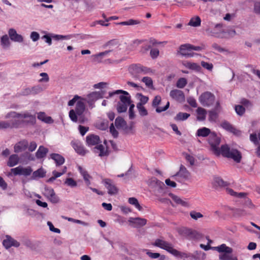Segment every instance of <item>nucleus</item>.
Segmentation results:
<instances>
[{
    "label": "nucleus",
    "instance_id": "4468645a",
    "mask_svg": "<svg viewBox=\"0 0 260 260\" xmlns=\"http://www.w3.org/2000/svg\"><path fill=\"white\" fill-rule=\"evenodd\" d=\"M169 196L177 205H179L184 207H189V204L187 201V199H185L183 200L179 197L172 193L169 194Z\"/></svg>",
    "mask_w": 260,
    "mask_h": 260
},
{
    "label": "nucleus",
    "instance_id": "e433bc0d",
    "mask_svg": "<svg viewBox=\"0 0 260 260\" xmlns=\"http://www.w3.org/2000/svg\"><path fill=\"white\" fill-rule=\"evenodd\" d=\"M190 116V114L187 113H178L174 117L176 121H183L187 119Z\"/></svg>",
    "mask_w": 260,
    "mask_h": 260
},
{
    "label": "nucleus",
    "instance_id": "1a4fd4ad",
    "mask_svg": "<svg viewBox=\"0 0 260 260\" xmlns=\"http://www.w3.org/2000/svg\"><path fill=\"white\" fill-rule=\"evenodd\" d=\"M180 54L185 57H192L193 54L187 52V51L193 50L196 51H200L202 49V48L200 46H194L189 44H185L181 45L180 46Z\"/></svg>",
    "mask_w": 260,
    "mask_h": 260
},
{
    "label": "nucleus",
    "instance_id": "f257e3e1",
    "mask_svg": "<svg viewBox=\"0 0 260 260\" xmlns=\"http://www.w3.org/2000/svg\"><path fill=\"white\" fill-rule=\"evenodd\" d=\"M220 138L215 133H211L209 137L208 142L211 146V150L217 156L221 155L224 157L233 159L235 162L239 163L241 161L242 155L237 149H230L227 145H222L219 147L220 143Z\"/></svg>",
    "mask_w": 260,
    "mask_h": 260
},
{
    "label": "nucleus",
    "instance_id": "a878e982",
    "mask_svg": "<svg viewBox=\"0 0 260 260\" xmlns=\"http://www.w3.org/2000/svg\"><path fill=\"white\" fill-rule=\"evenodd\" d=\"M222 25L221 24H217L215 26V29L214 30L207 29L206 31H208L211 35L213 36L216 37H219V34L222 32Z\"/></svg>",
    "mask_w": 260,
    "mask_h": 260
},
{
    "label": "nucleus",
    "instance_id": "f3484780",
    "mask_svg": "<svg viewBox=\"0 0 260 260\" xmlns=\"http://www.w3.org/2000/svg\"><path fill=\"white\" fill-rule=\"evenodd\" d=\"M94 152L98 153L99 155L101 157L106 156L109 155V151L107 148L105 147L102 144L98 145L94 148Z\"/></svg>",
    "mask_w": 260,
    "mask_h": 260
},
{
    "label": "nucleus",
    "instance_id": "c85d7f7f",
    "mask_svg": "<svg viewBox=\"0 0 260 260\" xmlns=\"http://www.w3.org/2000/svg\"><path fill=\"white\" fill-rule=\"evenodd\" d=\"M85 104L83 101H79L77 102L75 108L77 114L78 115H82L85 110Z\"/></svg>",
    "mask_w": 260,
    "mask_h": 260
},
{
    "label": "nucleus",
    "instance_id": "5fc2aeb1",
    "mask_svg": "<svg viewBox=\"0 0 260 260\" xmlns=\"http://www.w3.org/2000/svg\"><path fill=\"white\" fill-rule=\"evenodd\" d=\"M201 64V66L204 68H205L209 71H212V70L213 68V66L212 63L207 62L204 61H202Z\"/></svg>",
    "mask_w": 260,
    "mask_h": 260
},
{
    "label": "nucleus",
    "instance_id": "473e14b6",
    "mask_svg": "<svg viewBox=\"0 0 260 260\" xmlns=\"http://www.w3.org/2000/svg\"><path fill=\"white\" fill-rule=\"evenodd\" d=\"M211 133L210 129L209 128L204 127L201 128H199L197 131V135L199 137L201 136L205 137L210 135Z\"/></svg>",
    "mask_w": 260,
    "mask_h": 260
},
{
    "label": "nucleus",
    "instance_id": "2eb2a0df",
    "mask_svg": "<svg viewBox=\"0 0 260 260\" xmlns=\"http://www.w3.org/2000/svg\"><path fill=\"white\" fill-rule=\"evenodd\" d=\"M170 95L172 98L177 101H183L185 99L183 92L178 89H174L171 91Z\"/></svg>",
    "mask_w": 260,
    "mask_h": 260
},
{
    "label": "nucleus",
    "instance_id": "6e6d98bb",
    "mask_svg": "<svg viewBox=\"0 0 260 260\" xmlns=\"http://www.w3.org/2000/svg\"><path fill=\"white\" fill-rule=\"evenodd\" d=\"M218 117L217 113L214 111H211L209 114V119L210 121H215Z\"/></svg>",
    "mask_w": 260,
    "mask_h": 260
},
{
    "label": "nucleus",
    "instance_id": "58836bf2",
    "mask_svg": "<svg viewBox=\"0 0 260 260\" xmlns=\"http://www.w3.org/2000/svg\"><path fill=\"white\" fill-rule=\"evenodd\" d=\"M115 124L116 127L119 129L123 127L125 125H126V123L123 118L121 117H118L115 119Z\"/></svg>",
    "mask_w": 260,
    "mask_h": 260
},
{
    "label": "nucleus",
    "instance_id": "bf43d9fd",
    "mask_svg": "<svg viewBox=\"0 0 260 260\" xmlns=\"http://www.w3.org/2000/svg\"><path fill=\"white\" fill-rule=\"evenodd\" d=\"M110 132L114 138H117L118 135V133L115 129L113 123H112L110 126Z\"/></svg>",
    "mask_w": 260,
    "mask_h": 260
},
{
    "label": "nucleus",
    "instance_id": "09e8293b",
    "mask_svg": "<svg viewBox=\"0 0 260 260\" xmlns=\"http://www.w3.org/2000/svg\"><path fill=\"white\" fill-rule=\"evenodd\" d=\"M232 253L223 252L219 255V258L221 260H231L232 258Z\"/></svg>",
    "mask_w": 260,
    "mask_h": 260
},
{
    "label": "nucleus",
    "instance_id": "37998d69",
    "mask_svg": "<svg viewBox=\"0 0 260 260\" xmlns=\"http://www.w3.org/2000/svg\"><path fill=\"white\" fill-rule=\"evenodd\" d=\"M137 107L141 116H146L148 112L144 106L141 104H137Z\"/></svg>",
    "mask_w": 260,
    "mask_h": 260
},
{
    "label": "nucleus",
    "instance_id": "4d7b16f0",
    "mask_svg": "<svg viewBox=\"0 0 260 260\" xmlns=\"http://www.w3.org/2000/svg\"><path fill=\"white\" fill-rule=\"evenodd\" d=\"M161 97L159 95L156 96L152 102V106L154 108L158 107V105L160 103Z\"/></svg>",
    "mask_w": 260,
    "mask_h": 260
},
{
    "label": "nucleus",
    "instance_id": "774afa93",
    "mask_svg": "<svg viewBox=\"0 0 260 260\" xmlns=\"http://www.w3.org/2000/svg\"><path fill=\"white\" fill-rule=\"evenodd\" d=\"M187 102L192 107L196 108L198 106L197 102L196 100L193 98H190L188 99Z\"/></svg>",
    "mask_w": 260,
    "mask_h": 260
},
{
    "label": "nucleus",
    "instance_id": "f03ea898",
    "mask_svg": "<svg viewBox=\"0 0 260 260\" xmlns=\"http://www.w3.org/2000/svg\"><path fill=\"white\" fill-rule=\"evenodd\" d=\"M5 117L6 118H17L20 119H14L10 121H0V130L20 127L24 123L34 124L36 120V116L28 112L20 114L16 112H10L6 115Z\"/></svg>",
    "mask_w": 260,
    "mask_h": 260
},
{
    "label": "nucleus",
    "instance_id": "864d4df0",
    "mask_svg": "<svg viewBox=\"0 0 260 260\" xmlns=\"http://www.w3.org/2000/svg\"><path fill=\"white\" fill-rule=\"evenodd\" d=\"M159 51L157 48L151 49L150 52V55L152 58H156L159 55Z\"/></svg>",
    "mask_w": 260,
    "mask_h": 260
},
{
    "label": "nucleus",
    "instance_id": "7ed1b4c3",
    "mask_svg": "<svg viewBox=\"0 0 260 260\" xmlns=\"http://www.w3.org/2000/svg\"><path fill=\"white\" fill-rule=\"evenodd\" d=\"M122 93L119 96L120 101L117 105V110L119 113L126 112L128 106L130 105L131 100V96L128 92L119 89L113 92H109V97H111L115 94Z\"/></svg>",
    "mask_w": 260,
    "mask_h": 260
},
{
    "label": "nucleus",
    "instance_id": "338daca9",
    "mask_svg": "<svg viewBox=\"0 0 260 260\" xmlns=\"http://www.w3.org/2000/svg\"><path fill=\"white\" fill-rule=\"evenodd\" d=\"M88 129L89 128L88 127H85L81 125L79 126V130L82 136H84Z\"/></svg>",
    "mask_w": 260,
    "mask_h": 260
},
{
    "label": "nucleus",
    "instance_id": "72a5a7b5",
    "mask_svg": "<svg viewBox=\"0 0 260 260\" xmlns=\"http://www.w3.org/2000/svg\"><path fill=\"white\" fill-rule=\"evenodd\" d=\"M149 184L150 185L153 186H158L160 188H162L164 185V183L161 181L158 180L155 177H152L149 181Z\"/></svg>",
    "mask_w": 260,
    "mask_h": 260
},
{
    "label": "nucleus",
    "instance_id": "79ce46f5",
    "mask_svg": "<svg viewBox=\"0 0 260 260\" xmlns=\"http://www.w3.org/2000/svg\"><path fill=\"white\" fill-rule=\"evenodd\" d=\"M88 99H89L91 100L94 101V100H96L100 98H102V95L101 92L94 91V92H92L89 93L88 95Z\"/></svg>",
    "mask_w": 260,
    "mask_h": 260
},
{
    "label": "nucleus",
    "instance_id": "69168bd1",
    "mask_svg": "<svg viewBox=\"0 0 260 260\" xmlns=\"http://www.w3.org/2000/svg\"><path fill=\"white\" fill-rule=\"evenodd\" d=\"M37 147V144L35 141H32L30 143L29 145H28V149L29 151L32 152L36 150Z\"/></svg>",
    "mask_w": 260,
    "mask_h": 260
},
{
    "label": "nucleus",
    "instance_id": "052dcab7",
    "mask_svg": "<svg viewBox=\"0 0 260 260\" xmlns=\"http://www.w3.org/2000/svg\"><path fill=\"white\" fill-rule=\"evenodd\" d=\"M169 106H170V103H169V102H167V104L165 107H158V106L156 108V111L157 113H160L161 112L165 111L169 108Z\"/></svg>",
    "mask_w": 260,
    "mask_h": 260
},
{
    "label": "nucleus",
    "instance_id": "e2e57ef3",
    "mask_svg": "<svg viewBox=\"0 0 260 260\" xmlns=\"http://www.w3.org/2000/svg\"><path fill=\"white\" fill-rule=\"evenodd\" d=\"M65 218L66 219H67L69 221H72V222H75V223H76L81 224H82L83 225H87V224L86 223H85V222L82 221L80 220H78V219H74V218H71V217H66Z\"/></svg>",
    "mask_w": 260,
    "mask_h": 260
},
{
    "label": "nucleus",
    "instance_id": "9d476101",
    "mask_svg": "<svg viewBox=\"0 0 260 260\" xmlns=\"http://www.w3.org/2000/svg\"><path fill=\"white\" fill-rule=\"evenodd\" d=\"M11 173L14 175H23L25 176H29L32 172L31 167H27V168H23L21 166H18L16 168H13L11 170Z\"/></svg>",
    "mask_w": 260,
    "mask_h": 260
},
{
    "label": "nucleus",
    "instance_id": "aec40b11",
    "mask_svg": "<svg viewBox=\"0 0 260 260\" xmlns=\"http://www.w3.org/2000/svg\"><path fill=\"white\" fill-rule=\"evenodd\" d=\"M100 138L97 135H90L86 137V142L88 145H95L100 142Z\"/></svg>",
    "mask_w": 260,
    "mask_h": 260
},
{
    "label": "nucleus",
    "instance_id": "dca6fc26",
    "mask_svg": "<svg viewBox=\"0 0 260 260\" xmlns=\"http://www.w3.org/2000/svg\"><path fill=\"white\" fill-rule=\"evenodd\" d=\"M28 147V142L26 140H21L17 143L14 147V152L16 153H19L25 150Z\"/></svg>",
    "mask_w": 260,
    "mask_h": 260
},
{
    "label": "nucleus",
    "instance_id": "ddd939ff",
    "mask_svg": "<svg viewBox=\"0 0 260 260\" xmlns=\"http://www.w3.org/2000/svg\"><path fill=\"white\" fill-rule=\"evenodd\" d=\"M71 144L76 152L79 154L84 155L86 153V150H85L84 147L79 141H72Z\"/></svg>",
    "mask_w": 260,
    "mask_h": 260
},
{
    "label": "nucleus",
    "instance_id": "a19ab883",
    "mask_svg": "<svg viewBox=\"0 0 260 260\" xmlns=\"http://www.w3.org/2000/svg\"><path fill=\"white\" fill-rule=\"evenodd\" d=\"M128 201L130 204L135 206V207L139 211H141L142 210V207L140 206L136 198L134 197L129 198Z\"/></svg>",
    "mask_w": 260,
    "mask_h": 260
},
{
    "label": "nucleus",
    "instance_id": "c9c22d12",
    "mask_svg": "<svg viewBox=\"0 0 260 260\" xmlns=\"http://www.w3.org/2000/svg\"><path fill=\"white\" fill-rule=\"evenodd\" d=\"M213 185L216 187H223L227 185V183L220 177H215L213 180Z\"/></svg>",
    "mask_w": 260,
    "mask_h": 260
},
{
    "label": "nucleus",
    "instance_id": "c03bdc74",
    "mask_svg": "<svg viewBox=\"0 0 260 260\" xmlns=\"http://www.w3.org/2000/svg\"><path fill=\"white\" fill-rule=\"evenodd\" d=\"M187 83V80L185 78H180L178 80L176 83V86L179 88H183L186 86Z\"/></svg>",
    "mask_w": 260,
    "mask_h": 260
},
{
    "label": "nucleus",
    "instance_id": "7c9ffc66",
    "mask_svg": "<svg viewBox=\"0 0 260 260\" xmlns=\"http://www.w3.org/2000/svg\"><path fill=\"white\" fill-rule=\"evenodd\" d=\"M226 192L227 193L230 194L231 196L235 197L238 198H243L246 196V193H244V192L238 193V192L234 191L233 189L230 188H226Z\"/></svg>",
    "mask_w": 260,
    "mask_h": 260
},
{
    "label": "nucleus",
    "instance_id": "9b49d317",
    "mask_svg": "<svg viewBox=\"0 0 260 260\" xmlns=\"http://www.w3.org/2000/svg\"><path fill=\"white\" fill-rule=\"evenodd\" d=\"M103 182L108 189V193L109 194L114 195L118 193V189L113 183L112 180L110 179H105L103 180Z\"/></svg>",
    "mask_w": 260,
    "mask_h": 260
},
{
    "label": "nucleus",
    "instance_id": "3c124183",
    "mask_svg": "<svg viewBox=\"0 0 260 260\" xmlns=\"http://www.w3.org/2000/svg\"><path fill=\"white\" fill-rule=\"evenodd\" d=\"M138 95L139 96L140 100V102L138 104H141L144 105L147 103L149 99L147 96L143 95L141 93H138Z\"/></svg>",
    "mask_w": 260,
    "mask_h": 260
},
{
    "label": "nucleus",
    "instance_id": "de8ad7c7",
    "mask_svg": "<svg viewBox=\"0 0 260 260\" xmlns=\"http://www.w3.org/2000/svg\"><path fill=\"white\" fill-rule=\"evenodd\" d=\"M64 183L72 187H75L77 185L76 181H75L72 178H67Z\"/></svg>",
    "mask_w": 260,
    "mask_h": 260
},
{
    "label": "nucleus",
    "instance_id": "a18cd8bd",
    "mask_svg": "<svg viewBox=\"0 0 260 260\" xmlns=\"http://www.w3.org/2000/svg\"><path fill=\"white\" fill-rule=\"evenodd\" d=\"M133 222L138 225L143 226L146 224L147 220L146 219L138 217L134 219Z\"/></svg>",
    "mask_w": 260,
    "mask_h": 260
},
{
    "label": "nucleus",
    "instance_id": "4be33fe9",
    "mask_svg": "<svg viewBox=\"0 0 260 260\" xmlns=\"http://www.w3.org/2000/svg\"><path fill=\"white\" fill-rule=\"evenodd\" d=\"M48 152V149L43 146H40L36 153V156L38 159L44 158Z\"/></svg>",
    "mask_w": 260,
    "mask_h": 260
},
{
    "label": "nucleus",
    "instance_id": "cd10ccee",
    "mask_svg": "<svg viewBox=\"0 0 260 260\" xmlns=\"http://www.w3.org/2000/svg\"><path fill=\"white\" fill-rule=\"evenodd\" d=\"M46 175V172L42 168H40L32 173L31 177L32 179H36L39 178H43Z\"/></svg>",
    "mask_w": 260,
    "mask_h": 260
},
{
    "label": "nucleus",
    "instance_id": "0eeeda50",
    "mask_svg": "<svg viewBox=\"0 0 260 260\" xmlns=\"http://www.w3.org/2000/svg\"><path fill=\"white\" fill-rule=\"evenodd\" d=\"M182 232V234L190 240H199L203 238L202 234L190 229H184Z\"/></svg>",
    "mask_w": 260,
    "mask_h": 260
},
{
    "label": "nucleus",
    "instance_id": "bb28decb",
    "mask_svg": "<svg viewBox=\"0 0 260 260\" xmlns=\"http://www.w3.org/2000/svg\"><path fill=\"white\" fill-rule=\"evenodd\" d=\"M38 118L46 123H52L53 122V120L52 118L50 116H47L44 112H41L38 113Z\"/></svg>",
    "mask_w": 260,
    "mask_h": 260
},
{
    "label": "nucleus",
    "instance_id": "f8f14e48",
    "mask_svg": "<svg viewBox=\"0 0 260 260\" xmlns=\"http://www.w3.org/2000/svg\"><path fill=\"white\" fill-rule=\"evenodd\" d=\"M3 244L6 249H8L12 246L18 247L20 246V243L8 235H7L6 239L3 240Z\"/></svg>",
    "mask_w": 260,
    "mask_h": 260
},
{
    "label": "nucleus",
    "instance_id": "ea45409f",
    "mask_svg": "<svg viewBox=\"0 0 260 260\" xmlns=\"http://www.w3.org/2000/svg\"><path fill=\"white\" fill-rule=\"evenodd\" d=\"M142 82L145 83V85L149 88L153 89L152 79L149 77H144L142 80Z\"/></svg>",
    "mask_w": 260,
    "mask_h": 260
},
{
    "label": "nucleus",
    "instance_id": "680f3d73",
    "mask_svg": "<svg viewBox=\"0 0 260 260\" xmlns=\"http://www.w3.org/2000/svg\"><path fill=\"white\" fill-rule=\"evenodd\" d=\"M253 12L260 15V2H256L254 4Z\"/></svg>",
    "mask_w": 260,
    "mask_h": 260
},
{
    "label": "nucleus",
    "instance_id": "6ab92c4d",
    "mask_svg": "<svg viewBox=\"0 0 260 260\" xmlns=\"http://www.w3.org/2000/svg\"><path fill=\"white\" fill-rule=\"evenodd\" d=\"M50 156L51 159L54 160L57 166H61L64 162V157L59 154L51 153Z\"/></svg>",
    "mask_w": 260,
    "mask_h": 260
},
{
    "label": "nucleus",
    "instance_id": "b1692460",
    "mask_svg": "<svg viewBox=\"0 0 260 260\" xmlns=\"http://www.w3.org/2000/svg\"><path fill=\"white\" fill-rule=\"evenodd\" d=\"M78 170L79 171L80 174L83 176L84 180L87 186H89L90 184V179L91 178L90 175L88 173V172L84 169H83L81 166L78 167Z\"/></svg>",
    "mask_w": 260,
    "mask_h": 260
},
{
    "label": "nucleus",
    "instance_id": "a211bd4d",
    "mask_svg": "<svg viewBox=\"0 0 260 260\" xmlns=\"http://www.w3.org/2000/svg\"><path fill=\"white\" fill-rule=\"evenodd\" d=\"M9 35L11 40L13 41L22 42L23 40L22 36L18 34L14 29H10L9 31Z\"/></svg>",
    "mask_w": 260,
    "mask_h": 260
},
{
    "label": "nucleus",
    "instance_id": "13d9d810",
    "mask_svg": "<svg viewBox=\"0 0 260 260\" xmlns=\"http://www.w3.org/2000/svg\"><path fill=\"white\" fill-rule=\"evenodd\" d=\"M77 113H75L74 110H71L69 112V117L74 122L77 121V116L76 115Z\"/></svg>",
    "mask_w": 260,
    "mask_h": 260
},
{
    "label": "nucleus",
    "instance_id": "393cba45",
    "mask_svg": "<svg viewBox=\"0 0 260 260\" xmlns=\"http://www.w3.org/2000/svg\"><path fill=\"white\" fill-rule=\"evenodd\" d=\"M183 65L186 68L194 70L196 71H200L201 69L199 64L197 63L191 62L189 61H184L182 62Z\"/></svg>",
    "mask_w": 260,
    "mask_h": 260
},
{
    "label": "nucleus",
    "instance_id": "423d86ee",
    "mask_svg": "<svg viewBox=\"0 0 260 260\" xmlns=\"http://www.w3.org/2000/svg\"><path fill=\"white\" fill-rule=\"evenodd\" d=\"M43 194L51 203H57L59 199L56 194L54 189L47 186H45L43 191Z\"/></svg>",
    "mask_w": 260,
    "mask_h": 260
},
{
    "label": "nucleus",
    "instance_id": "20e7f679",
    "mask_svg": "<svg viewBox=\"0 0 260 260\" xmlns=\"http://www.w3.org/2000/svg\"><path fill=\"white\" fill-rule=\"evenodd\" d=\"M152 245L154 246L166 250L170 253L176 257L180 258H187L189 256V255L186 253L182 252L174 249L173 248V245L171 243L166 241L163 239H156Z\"/></svg>",
    "mask_w": 260,
    "mask_h": 260
},
{
    "label": "nucleus",
    "instance_id": "8fccbe9b",
    "mask_svg": "<svg viewBox=\"0 0 260 260\" xmlns=\"http://www.w3.org/2000/svg\"><path fill=\"white\" fill-rule=\"evenodd\" d=\"M1 43L4 47H8L10 45V41L7 35L3 36L1 38Z\"/></svg>",
    "mask_w": 260,
    "mask_h": 260
},
{
    "label": "nucleus",
    "instance_id": "49530a36",
    "mask_svg": "<svg viewBox=\"0 0 260 260\" xmlns=\"http://www.w3.org/2000/svg\"><path fill=\"white\" fill-rule=\"evenodd\" d=\"M235 111L237 114L239 115L242 116L245 112V108L241 105H237L235 107Z\"/></svg>",
    "mask_w": 260,
    "mask_h": 260
},
{
    "label": "nucleus",
    "instance_id": "39448f33",
    "mask_svg": "<svg viewBox=\"0 0 260 260\" xmlns=\"http://www.w3.org/2000/svg\"><path fill=\"white\" fill-rule=\"evenodd\" d=\"M128 71L135 80L139 79L141 75L154 73V71L151 69L143 66L141 64H131L128 68Z\"/></svg>",
    "mask_w": 260,
    "mask_h": 260
},
{
    "label": "nucleus",
    "instance_id": "5701e85b",
    "mask_svg": "<svg viewBox=\"0 0 260 260\" xmlns=\"http://www.w3.org/2000/svg\"><path fill=\"white\" fill-rule=\"evenodd\" d=\"M176 176L183 179H187L189 177L190 173L184 166L181 165L180 170L177 173Z\"/></svg>",
    "mask_w": 260,
    "mask_h": 260
},
{
    "label": "nucleus",
    "instance_id": "412c9836",
    "mask_svg": "<svg viewBox=\"0 0 260 260\" xmlns=\"http://www.w3.org/2000/svg\"><path fill=\"white\" fill-rule=\"evenodd\" d=\"M220 126L225 130L233 133L234 134H236L237 133L238 131L236 128H235L230 123L226 121H224L222 122L220 124Z\"/></svg>",
    "mask_w": 260,
    "mask_h": 260
},
{
    "label": "nucleus",
    "instance_id": "c756f323",
    "mask_svg": "<svg viewBox=\"0 0 260 260\" xmlns=\"http://www.w3.org/2000/svg\"><path fill=\"white\" fill-rule=\"evenodd\" d=\"M19 161V157L17 154H12L10 155L7 165L10 167H12L16 165Z\"/></svg>",
    "mask_w": 260,
    "mask_h": 260
},
{
    "label": "nucleus",
    "instance_id": "0e129e2a",
    "mask_svg": "<svg viewBox=\"0 0 260 260\" xmlns=\"http://www.w3.org/2000/svg\"><path fill=\"white\" fill-rule=\"evenodd\" d=\"M40 76L43 77L39 80V81L40 82H47L49 81V78L48 74L46 73H40Z\"/></svg>",
    "mask_w": 260,
    "mask_h": 260
},
{
    "label": "nucleus",
    "instance_id": "6e6552de",
    "mask_svg": "<svg viewBox=\"0 0 260 260\" xmlns=\"http://www.w3.org/2000/svg\"><path fill=\"white\" fill-rule=\"evenodd\" d=\"M199 101L203 106H210L214 103L215 96L210 92L207 91L201 95Z\"/></svg>",
    "mask_w": 260,
    "mask_h": 260
},
{
    "label": "nucleus",
    "instance_id": "2f4dec72",
    "mask_svg": "<svg viewBox=\"0 0 260 260\" xmlns=\"http://www.w3.org/2000/svg\"><path fill=\"white\" fill-rule=\"evenodd\" d=\"M197 119L199 120L203 121L206 119V111L203 108L199 107L197 110Z\"/></svg>",
    "mask_w": 260,
    "mask_h": 260
},
{
    "label": "nucleus",
    "instance_id": "4c0bfd02",
    "mask_svg": "<svg viewBox=\"0 0 260 260\" xmlns=\"http://www.w3.org/2000/svg\"><path fill=\"white\" fill-rule=\"evenodd\" d=\"M217 251L219 252H228V253H232L233 249L232 248L228 247L225 244H223L219 246L216 247Z\"/></svg>",
    "mask_w": 260,
    "mask_h": 260
},
{
    "label": "nucleus",
    "instance_id": "f704fd0d",
    "mask_svg": "<svg viewBox=\"0 0 260 260\" xmlns=\"http://www.w3.org/2000/svg\"><path fill=\"white\" fill-rule=\"evenodd\" d=\"M201 20L199 16H196L191 18L188 25L193 27H198L201 25Z\"/></svg>",
    "mask_w": 260,
    "mask_h": 260
},
{
    "label": "nucleus",
    "instance_id": "603ef678",
    "mask_svg": "<svg viewBox=\"0 0 260 260\" xmlns=\"http://www.w3.org/2000/svg\"><path fill=\"white\" fill-rule=\"evenodd\" d=\"M190 215L192 218L197 220L198 218L203 217V215L200 212L192 211L190 212Z\"/></svg>",
    "mask_w": 260,
    "mask_h": 260
}]
</instances>
